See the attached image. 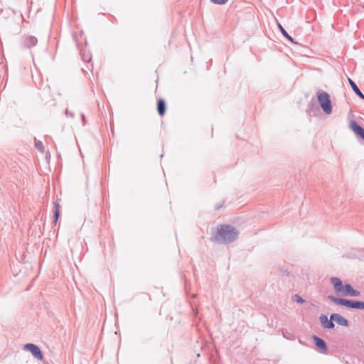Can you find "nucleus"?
I'll return each mask as SVG.
<instances>
[{
  "mask_svg": "<svg viewBox=\"0 0 364 364\" xmlns=\"http://www.w3.org/2000/svg\"><path fill=\"white\" fill-rule=\"evenodd\" d=\"M238 235V232L235 228L230 225H220L211 240L218 243L228 244L234 242Z\"/></svg>",
  "mask_w": 364,
  "mask_h": 364,
  "instance_id": "nucleus-1",
  "label": "nucleus"
},
{
  "mask_svg": "<svg viewBox=\"0 0 364 364\" xmlns=\"http://www.w3.org/2000/svg\"><path fill=\"white\" fill-rule=\"evenodd\" d=\"M224 203H225V201L223 200L220 203L216 204L215 206V210H220L223 207Z\"/></svg>",
  "mask_w": 364,
  "mask_h": 364,
  "instance_id": "nucleus-20",
  "label": "nucleus"
},
{
  "mask_svg": "<svg viewBox=\"0 0 364 364\" xmlns=\"http://www.w3.org/2000/svg\"><path fill=\"white\" fill-rule=\"evenodd\" d=\"M348 82L352 88V90L354 91V92L361 99L364 100V95L361 92L355 82L350 78H348Z\"/></svg>",
  "mask_w": 364,
  "mask_h": 364,
  "instance_id": "nucleus-12",
  "label": "nucleus"
},
{
  "mask_svg": "<svg viewBox=\"0 0 364 364\" xmlns=\"http://www.w3.org/2000/svg\"><path fill=\"white\" fill-rule=\"evenodd\" d=\"M212 3L215 4H218V5H223V4H225L228 0H210Z\"/></svg>",
  "mask_w": 364,
  "mask_h": 364,
  "instance_id": "nucleus-17",
  "label": "nucleus"
},
{
  "mask_svg": "<svg viewBox=\"0 0 364 364\" xmlns=\"http://www.w3.org/2000/svg\"><path fill=\"white\" fill-rule=\"evenodd\" d=\"M313 339L315 342V345L321 352H325L328 350V347L326 345V343L323 339L317 336H313Z\"/></svg>",
  "mask_w": 364,
  "mask_h": 364,
  "instance_id": "nucleus-9",
  "label": "nucleus"
},
{
  "mask_svg": "<svg viewBox=\"0 0 364 364\" xmlns=\"http://www.w3.org/2000/svg\"><path fill=\"white\" fill-rule=\"evenodd\" d=\"M316 97L319 105L323 112H325L326 114H331L333 111V107L330 95L326 92L318 90L316 92Z\"/></svg>",
  "mask_w": 364,
  "mask_h": 364,
  "instance_id": "nucleus-3",
  "label": "nucleus"
},
{
  "mask_svg": "<svg viewBox=\"0 0 364 364\" xmlns=\"http://www.w3.org/2000/svg\"><path fill=\"white\" fill-rule=\"evenodd\" d=\"M330 318L333 322L335 321L338 325L341 326L348 327L349 326L348 320L338 314H331L330 315Z\"/></svg>",
  "mask_w": 364,
  "mask_h": 364,
  "instance_id": "nucleus-6",
  "label": "nucleus"
},
{
  "mask_svg": "<svg viewBox=\"0 0 364 364\" xmlns=\"http://www.w3.org/2000/svg\"><path fill=\"white\" fill-rule=\"evenodd\" d=\"M81 118H82L83 124H85V117L84 114H81Z\"/></svg>",
  "mask_w": 364,
  "mask_h": 364,
  "instance_id": "nucleus-23",
  "label": "nucleus"
},
{
  "mask_svg": "<svg viewBox=\"0 0 364 364\" xmlns=\"http://www.w3.org/2000/svg\"><path fill=\"white\" fill-rule=\"evenodd\" d=\"M328 299L337 305L346 306L348 309L363 310L364 301L358 300H350L343 298H338L333 295H328Z\"/></svg>",
  "mask_w": 364,
  "mask_h": 364,
  "instance_id": "nucleus-2",
  "label": "nucleus"
},
{
  "mask_svg": "<svg viewBox=\"0 0 364 364\" xmlns=\"http://www.w3.org/2000/svg\"><path fill=\"white\" fill-rule=\"evenodd\" d=\"M23 349L31 352L33 356L38 360H41L43 358V355L40 348L33 343H27L24 346Z\"/></svg>",
  "mask_w": 364,
  "mask_h": 364,
  "instance_id": "nucleus-4",
  "label": "nucleus"
},
{
  "mask_svg": "<svg viewBox=\"0 0 364 364\" xmlns=\"http://www.w3.org/2000/svg\"><path fill=\"white\" fill-rule=\"evenodd\" d=\"M37 42V38L33 36H27L25 39V45L28 48L36 46Z\"/></svg>",
  "mask_w": 364,
  "mask_h": 364,
  "instance_id": "nucleus-13",
  "label": "nucleus"
},
{
  "mask_svg": "<svg viewBox=\"0 0 364 364\" xmlns=\"http://www.w3.org/2000/svg\"><path fill=\"white\" fill-rule=\"evenodd\" d=\"M35 147L41 153L44 152V146L43 143L36 139H35Z\"/></svg>",
  "mask_w": 364,
  "mask_h": 364,
  "instance_id": "nucleus-16",
  "label": "nucleus"
},
{
  "mask_svg": "<svg viewBox=\"0 0 364 364\" xmlns=\"http://www.w3.org/2000/svg\"><path fill=\"white\" fill-rule=\"evenodd\" d=\"M54 207H55V210H54V213H53V223L55 224H56L59 217H60V205L57 203V202H55L54 203Z\"/></svg>",
  "mask_w": 364,
  "mask_h": 364,
  "instance_id": "nucleus-14",
  "label": "nucleus"
},
{
  "mask_svg": "<svg viewBox=\"0 0 364 364\" xmlns=\"http://www.w3.org/2000/svg\"><path fill=\"white\" fill-rule=\"evenodd\" d=\"M331 284L333 286L336 292L343 294L345 290V284H343L341 279L338 277H331Z\"/></svg>",
  "mask_w": 364,
  "mask_h": 364,
  "instance_id": "nucleus-7",
  "label": "nucleus"
},
{
  "mask_svg": "<svg viewBox=\"0 0 364 364\" xmlns=\"http://www.w3.org/2000/svg\"><path fill=\"white\" fill-rule=\"evenodd\" d=\"M343 294L350 296H359L360 295V292L353 289V287L350 284H346L345 290Z\"/></svg>",
  "mask_w": 364,
  "mask_h": 364,
  "instance_id": "nucleus-10",
  "label": "nucleus"
},
{
  "mask_svg": "<svg viewBox=\"0 0 364 364\" xmlns=\"http://www.w3.org/2000/svg\"><path fill=\"white\" fill-rule=\"evenodd\" d=\"M65 114L67 115H70L71 117H74V114L73 113H70L68 109H65Z\"/></svg>",
  "mask_w": 364,
  "mask_h": 364,
  "instance_id": "nucleus-22",
  "label": "nucleus"
},
{
  "mask_svg": "<svg viewBox=\"0 0 364 364\" xmlns=\"http://www.w3.org/2000/svg\"><path fill=\"white\" fill-rule=\"evenodd\" d=\"M166 109V102L164 99H159L157 101V112L162 117L164 115Z\"/></svg>",
  "mask_w": 364,
  "mask_h": 364,
  "instance_id": "nucleus-11",
  "label": "nucleus"
},
{
  "mask_svg": "<svg viewBox=\"0 0 364 364\" xmlns=\"http://www.w3.org/2000/svg\"><path fill=\"white\" fill-rule=\"evenodd\" d=\"M294 301H296L299 304H304L305 302V300L303 299L299 295L295 294L294 295Z\"/></svg>",
  "mask_w": 364,
  "mask_h": 364,
  "instance_id": "nucleus-18",
  "label": "nucleus"
},
{
  "mask_svg": "<svg viewBox=\"0 0 364 364\" xmlns=\"http://www.w3.org/2000/svg\"><path fill=\"white\" fill-rule=\"evenodd\" d=\"M65 114L67 115H70L71 117H74V114L73 113H70L68 109H65Z\"/></svg>",
  "mask_w": 364,
  "mask_h": 364,
  "instance_id": "nucleus-21",
  "label": "nucleus"
},
{
  "mask_svg": "<svg viewBox=\"0 0 364 364\" xmlns=\"http://www.w3.org/2000/svg\"><path fill=\"white\" fill-rule=\"evenodd\" d=\"M318 319H319V321H320L321 326L324 328L333 329L335 327V324L333 322V321H331V318H330L328 319V316L326 315L321 314L319 316Z\"/></svg>",
  "mask_w": 364,
  "mask_h": 364,
  "instance_id": "nucleus-8",
  "label": "nucleus"
},
{
  "mask_svg": "<svg viewBox=\"0 0 364 364\" xmlns=\"http://www.w3.org/2000/svg\"><path fill=\"white\" fill-rule=\"evenodd\" d=\"M278 28L279 31H281L282 34L288 39L290 42L294 43L293 38L289 35V33L287 32V31L282 27V26L280 23H278Z\"/></svg>",
  "mask_w": 364,
  "mask_h": 364,
  "instance_id": "nucleus-15",
  "label": "nucleus"
},
{
  "mask_svg": "<svg viewBox=\"0 0 364 364\" xmlns=\"http://www.w3.org/2000/svg\"><path fill=\"white\" fill-rule=\"evenodd\" d=\"M349 127L354 134L364 140V128L359 125L355 120L350 122Z\"/></svg>",
  "mask_w": 364,
  "mask_h": 364,
  "instance_id": "nucleus-5",
  "label": "nucleus"
},
{
  "mask_svg": "<svg viewBox=\"0 0 364 364\" xmlns=\"http://www.w3.org/2000/svg\"><path fill=\"white\" fill-rule=\"evenodd\" d=\"M82 58L84 61L89 62L91 60V56L89 54L85 55V53H83L82 55Z\"/></svg>",
  "mask_w": 364,
  "mask_h": 364,
  "instance_id": "nucleus-19",
  "label": "nucleus"
}]
</instances>
